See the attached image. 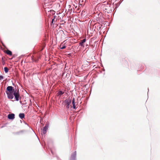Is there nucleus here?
<instances>
[{
	"label": "nucleus",
	"mask_w": 160,
	"mask_h": 160,
	"mask_svg": "<svg viewBox=\"0 0 160 160\" xmlns=\"http://www.w3.org/2000/svg\"><path fill=\"white\" fill-rule=\"evenodd\" d=\"M76 156V152H74L72 155L70 160H75Z\"/></svg>",
	"instance_id": "nucleus-5"
},
{
	"label": "nucleus",
	"mask_w": 160,
	"mask_h": 160,
	"mask_svg": "<svg viewBox=\"0 0 160 160\" xmlns=\"http://www.w3.org/2000/svg\"><path fill=\"white\" fill-rule=\"evenodd\" d=\"M19 117L22 119L24 118L25 115L23 113H20L19 115Z\"/></svg>",
	"instance_id": "nucleus-9"
},
{
	"label": "nucleus",
	"mask_w": 160,
	"mask_h": 160,
	"mask_svg": "<svg viewBox=\"0 0 160 160\" xmlns=\"http://www.w3.org/2000/svg\"><path fill=\"white\" fill-rule=\"evenodd\" d=\"M48 125H46L44 127L42 131V134H45L46 133L48 129Z\"/></svg>",
	"instance_id": "nucleus-3"
},
{
	"label": "nucleus",
	"mask_w": 160,
	"mask_h": 160,
	"mask_svg": "<svg viewBox=\"0 0 160 160\" xmlns=\"http://www.w3.org/2000/svg\"><path fill=\"white\" fill-rule=\"evenodd\" d=\"M3 78V77L2 76H0V80H2Z\"/></svg>",
	"instance_id": "nucleus-14"
},
{
	"label": "nucleus",
	"mask_w": 160,
	"mask_h": 160,
	"mask_svg": "<svg viewBox=\"0 0 160 160\" xmlns=\"http://www.w3.org/2000/svg\"><path fill=\"white\" fill-rule=\"evenodd\" d=\"M6 53L10 55H12V52L11 51L9 50H7L6 51Z\"/></svg>",
	"instance_id": "nucleus-10"
},
{
	"label": "nucleus",
	"mask_w": 160,
	"mask_h": 160,
	"mask_svg": "<svg viewBox=\"0 0 160 160\" xmlns=\"http://www.w3.org/2000/svg\"><path fill=\"white\" fill-rule=\"evenodd\" d=\"M122 63H123V62H124L125 63H128V62L126 60H122Z\"/></svg>",
	"instance_id": "nucleus-13"
},
{
	"label": "nucleus",
	"mask_w": 160,
	"mask_h": 160,
	"mask_svg": "<svg viewBox=\"0 0 160 160\" xmlns=\"http://www.w3.org/2000/svg\"><path fill=\"white\" fill-rule=\"evenodd\" d=\"M86 46H88V44L86 45Z\"/></svg>",
	"instance_id": "nucleus-16"
},
{
	"label": "nucleus",
	"mask_w": 160,
	"mask_h": 160,
	"mask_svg": "<svg viewBox=\"0 0 160 160\" xmlns=\"http://www.w3.org/2000/svg\"><path fill=\"white\" fill-rule=\"evenodd\" d=\"M60 48L62 49H63L65 48H66V46L65 45V44H63L62 43L60 45Z\"/></svg>",
	"instance_id": "nucleus-8"
},
{
	"label": "nucleus",
	"mask_w": 160,
	"mask_h": 160,
	"mask_svg": "<svg viewBox=\"0 0 160 160\" xmlns=\"http://www.w3.org/2000/svg\"><path fill=\"white\" fill-rule=\"evenodd\" d=\"M6 92L8 98L9 99H13V96L15 97L17 101H18L21 99L19 93V90H15L14 88L12 86H8L7 88Z\"/></svg>",
	"instance_id": "nucleus-1"
},
{
	"label": "nucleus",
	"mask_w": 160,
	"mask_h": 160,
	"mask_svg": "<svg viewBox=\"0 0 160 160\" xmlns=\"http://www.w3.org/2000/svg\"><path fill=\"white\" fill-rule=\"evenodd\" d=\"M8 117L9 119L12 120L15 118V115L13 113L9 114L8 116Z\"/></svg>",
	"instance_id": "nucleus-4"
},
{
	"label": "nucleus",
	"mask_w": 160,
	"mask_h": 160,
	"mask_svg": "<svg viewBox=\"0 0 160 160\" xmlns=\"http://www.w3.org/2000/svg\"><path fill=\"white\" fill-rule=\"evenodd\" d=\"M4 70L5 72L6 73H7L8 72V69L7 67H6L5 68H4Z\"/></svg>",
	"instance_id": "nucleus-11"
},
{
	"label": "nucleus",
	"mask_w": 160,
	"mask_h": 160,
	"mask_svg": "<svg viewBox=\"0 0 160 160\" xmlns=\"http://www.w3.org/2000/svg\"><path fill=\"white\" fill-rule=\"evenodd\" d=\"M55 18V16L54 17V18L53 19H52V24L53 23V21L54 20V19Z\"/></svg>",
	"instance_id": "nucleus-15"
},
{
	"label": "nucleus",
	"mask_w": 160,
	"mask_h": 160,
	"mask_svg": "<svg viewBox=\"0 0 160 160\" xmlns=\"http://www.w3.org/2000/svg\"><path fill=\"white\" fill-rule=\"evenodd\" d=\"M86 41V39H84L83 40H81V42H79V45L81 46L84 47V43Z\"/></svg>",
	"instance_id": "nucleus-6"
},
{
	"label": "nucleus",
	"mask_w": 160,
	"mask_h": 160,
	"mask_svg": "<svg viewBox=\"0 0 160 160\" xmlns=\"http://www.w3.org/2000/svg\"><path fill=\"white\" fill-rule=\"evenodd\" d=\"M64 93V92L62 91H59L58 92L59 95H61Z\"/></svg>",
	"instance_id": "nucleus-12"
},
{
	"label": "nucleus",
	"mask_w": 160,
	"mask_h": 160,
	"mask_svg": "<svg viewBox=\"0 0 160 160\" xmlns=\"http://www.w3.org/2000/svg\"><path fill=\"white\" fill-rule=\"evenodd\" d=\"M75 103V98H73L72 100V104L73 105V108L74 109L76 108Z\"/></svg>",
	"instance_id": "nucleus-7"
},
{
	"label": "nucleus",
	"mask_w": 160,
	"mask_h": 160,
	"mask_svg": "<svg viewBox=\"0 0 160 160\" xmlns=\"http://www.w3.org/2000/svg\"><path fill=\"white\" fill-rule=\"evenodd\" d=\"M71 100L69 99H67L65 101V102L66 103V108H69V105L71 102Z\"/></svg>",
	"instance_id": "nucleus-2"
}]
</instances>
